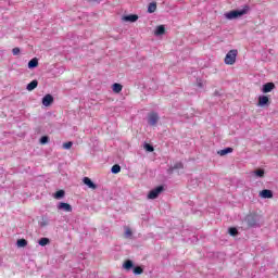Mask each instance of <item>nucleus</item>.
Here are the masks:
<instances>
[{
    "mask_svg": "<svg viewBox=\"0 0 278 278\" xmlns=\"http://www.w3.org/2000/svg\"><path fill=\"white\" fill-rule=\"evenodd\" d=\"M236 58H238V50L232 49L226 54L224 62L228 66H233L236 64Z\"/></svg>",
    "mask_w": 278,
    "mask_h": 278,
    "instance_id": "2",
    "label": "nucleus"
},
{
    "mask_svg": "<svg viewBox=\"0 0 278 278\" xmlns=\"http://www.w3.org/2000/svg\"><path fill=\"white\" fill-rule=\"evenodd\" d=\"M131 229L130 228H126V231H125V236L126 238H131Z\"/></svg>",
    "mask_w": 278,
    "mask_h": 278,
    "instance_id": "32",
    "label": "nucleus"
},
{
    "mask_svg": "<svg viewBox=\"0 0 278 278\" xmlns=\"http://www.w3.org/2000/svg\"><path fill=\"white\" fill-rule=\"evenodd\" d=\"M142 273H144V269H142V267L137 266L134 268V274L135 275H142Z\"/></svg>",
    "mask_w": 278,
    "mask_h": 278,
    "instance_id": "25",
    "label": "nucleus"
},
{
    "mask_svg": "<svg viewBox=\"0 0 278 278\" xmlns=\"http://www.w3.org/2000/svg\"><path fill=\"white\" fill-rule=\"evenodd\" d=\"M112 90L115 92V94H119V92H123V85L115 83L112 86Z\"/></svg>",
    "mask_w": 278,
    "mask_h": 278,
    "instance_id": "14",
    "label": "nucleus"
},
{
    "mask_svg": "<svg viewBox=\"0 0 278 278\" xmlns=\"http://www.w3.org/2000/svg\"><path fill=\"white\" fill-rule=\"evenodd\" d=\"M58 210H63V212H73V206L66 202H61L58 205Z\"/></svg>",
    "mask_w": 278,
    "mask_h": 278,
    "instance_id": "8",
    "label": "nucleus"
},
{
    "mask_svg": "<svg viewBox=\"0 0 278 278\" xmlns=\"http://www.w3.org/2000/svg\"><path fill=\"white\" fill-rule=\"evenodd\" d=\"M217 153L218 155L224 156L229 153H233V148H225L224 150H219Z\"/></svg>",
    "mask_w": 278,
    "mask_h": 278,
    "instance_id": "15",
    "label": "nucleus"
},
{
    "mask_svg": "<svg viewBox=\"0 0 278 278\" xmlns=\"http://www.w3.org/2000/svg\"><path fill=\"white\" fill-rule=\"evenodd\" d=\"M53 103V96H51L50 93L46 94L42 98V105H45V108H49V105H51Z\"/></svg>",
    "mask_w": 278,
    "mask_h": 278,
    "instance_id": "7",
    "label": "nucleus"
},
{
    "mask_svg": "<svg viewBox=\"0 0 278 278\" xmlns=\"http://www.w3.org/2000/svg\"><path fill=\"white\" fill-rule=\"evenodd\" d=\"M248 227H255L256 222L253 217H248L247 218Z\"/></svg>",
    "mask_w": 278,
    "mask_h": 278,
    "instance_id": "22",
    "label": "nucleus"
},
{
    "mask_svg": "<svg viewBox=\"0 0 278 278\" xmlns=\"http://www.w3.org/2000/svg\"><path fill=\"white\" fill-rule=\"evenodd\" d=\"M144 149H146V151H149V153H153V151H154L153 146H151V144H149V143H147V144L144 146Z\"/></svg>",
    "mask_w": 278,
    "mask_h": 278,
    "instance_id": "29",
    "label": "nucleus"
},
{
    "mask_svg": "<svg viewBox=\"0 0 278 278\" xmlns=\"http://www.w3.org/2000/svg\"><path fill=\"white\" fill-rule=\"evenodd\" d=\"M228 233H229L230 236H232V237L238 236V228H236V227L229 228V229H228Z\"/></svg>",
    "mask_w": 278,
    "mask_h": 278,
    "instance_id": "23",
    "label": "nucleus"
},
{
    "mask_svg": "<svg viewBox=\"0 0 278 278\" xmlns=\"http://www.w3.org/2000/svg\"><path fill=\"white\" fill-rule=\"evenodd\" d=\"M17 247L20 249H23V248L27 247V240H25V239L17 240Z\"/></svg>",
    "mask_w": 278,
    "mask_h": 278,
    "instance_id": "21",
    "label": "nucleus"
},
{
    "mask_svg": "<svg viewBox=\"0 0 278 278\" xmlns=\"http://www.w3.org/2000/svg\"><path fill=\"white\" fill-rule=\"evenodd\" d=\"M164 34H166V27L164 25L156 26L154 36H164Z\"/></svg>",
    "mask_w": 278,
    "mask_h": 278,
    "instance_id": "11",
    "label": "nucleus"
},
{
    "mask_svg": "<svg viewBox=\"0 0 278 278\" xmlns=\"http://www.w3.org/2000/svg\"><path fill=\"white\" fill-rule=\"evenodd\" d=\"M258 197L261 199H273V191L270 189H264L260 191Z\"/></svg>",
    "mask_w": 278,
    "mask_h": 278,
    "instance_id": "6",
    "label": "nucleus"
},
{
    "mask_svg": "<svg viewBox=\"0 0 278 278\" xmlns=\"http://www.w3.org/2000/svg\"><path fill=\"white\" fill-rule=\"evenodd\" d=\"M12 53L13 55H18L21 53V48H13Z\"/></svg>",
    "mask_w": 278,
    "mask_h": 278,
    "instance_id": "31",
    "label": "nucleus"
},
{
    "mask_svg": "<svg viewBox=\"0 0 278 278\" xmlns=\"http://www.w3.org/2000/svg\"><path fill=\"white\" fill-rule=\"evenodd\" d=\"M72 148H73V142L72 141L63 143V149L68 150V149H72Z\"/></svg>",
    "mask_w": 278,
    "mask_h": 278,
    "instance_id": "27",
    "label": "nucleus"
},
{
    "mask_svg": "<svg viewBox=\"0 0 278 278\" xmlns=\"http://www.w3.org/2000/svg\"><path fill=\"white\" fill-rule=\"evenodd\" d=\"M123 20L128 23H136V21H138V15L136 14L126 15L123 17Z\"/></svg>",
    "mask_w": 278,
    "mask_h": 278,
    "instance_id": "12",
    "label": "nucleus"
},
{
    "mask_svg": "<svg viewBox=\"0 0 278 278\" xmlns=\"http://www.w3.org/2000/svg\"><path fill=\"white\" fill-rule=\"evenodd\" d=\"M47 142H49V137L48 136H43L40 138V144H47Z\"/></svg>",
    "mask_w": 278,
    "mask_h": 278,
    "instance_id": "28",
    "label": "nucleus"
},
{
    "mask_svg": "<svg viewBox=\"0 0 278 278\" xmlns=\"http://www.w3.org/2000/svg\"><path fill=\"white\" fill-rule=\"evenodd\" d=\"M155 10H157V3L151 2V3L148 5V12H149V14H153V12H155Z\"/></svg>",
    "mask_w": 278,
    "mask_h": 278,
    "instance_id": "17",
    "label": "nucleus"
},
{
    "mask_svg": "<svg viewBox=\"0 0 278 278\" xmlns=\"http://www.w3.org/2000/svg\"><path fill=\"white\" fill-rule=\"evenodd\" d=\"M123 268H125V270H131V268H134V262L131 260L125 261Z\"/></svg>",
    "mask_w": 278,
    "mask_h": 278,
    "instance_id": "16",
    "label": "nucleus"
},
{
    "mask_svg": "<svg viewBox=\"0 0 278 278\" xmlns=\"http://www.w3.org/2000/svg\"><path fill=\"white\" fill-rule=\"evenodd\" d=\"M49 242H51V241L49 240V238H41V239L39 240L38 244H39L40 247H47V244H49Z\"/></svg>",
    "mask_w": 278,
    "mask_h": 278,
    "instance_id": "20",
    "label": "nucleus"
},
{
    "mask_svg": "<svg viewBox=\"0 0 278 278\" xmlns=\"http://www.w3.org/2000/svg\"><path fill=\"white\" fill-rule=\"evenodd\" d=\"M181 168H184V163L181 162H178L173 166V170H179Z\"/></svg>",
    "mask_w": 278,
    "mask_h": 278,
    "instance_id": "26",
    "label": "nucleus"
},
{
    "mask_svg": "<svg viewBox=\"0 0 278 278\" xmlns=\"http://www.w3.org/2000/svg\"><path fill=\"white\" fill-rule=\"evenodd\" d=\"M119 172H121V165L115 164L112 166L111 173H113V175H118Z\"/></svg>",
    "mask_w": 278,
    "mask_h": 278,
    "instance_id": "19",
    "label": "nucleus"
},
{
    "mask_svg": "<svg viewBox=\"0 0 278 278\" xmlns=\"http://www.w3.org/2000/svg\"><path fill=\"white\" fill-rule=\"evenodd\" d=\"M249 12V9H242V10H232L225 14L226 18L228 21H233L235 18H240V16H244Z\"/></svg>",
    "mask_w": 278,
    "mask_h": 278,
    "instance_id": "1",
    "label": "nucleus"
},
{
    "mask_svg": "<svg viewBox=\"0 0 278 278\" xmlns=\"http://www.w3.org/2000/svg\"><path fill=\"white\" fill-rule=\"evenodd\" d=\"M274 88H275L274 83H266L265 85H263L262 92H264L265 94L268 93V92H273Z\"/></svg>",
    "mask_w": 278,
    "mask_h": 278,
    "instance_id": "9",
    "label": "nucleus"
},
{
    "mask_svg": "<svg viewBox=\"0 0 278 278\" xmlns=\"http://www.w3.org/2000/svg\"><path fill=\"white\" fill-rule=\"evenodd\" d=\"M83 182L85 184V186H88V188H90L91 190H97V185L92 182V180L89 177H85L83 179Z\"/></svg>",
    "mask_w": 278,
    "mask_h": 278,
    "instance_id": "10",
    "label": "nucleus"
},
{
    "mask_svg": "<svg viewBox=\"0 0 278 278\" xmlns=\"http://www.w3.org/2000/svg\"><path fill=\"white\" fill-rule=\"evenodd\" d=\"M256 177H264V169H257L254 172Z\"/></svg>",
    "mask_w": 278,
    "mask_h": 278,
    "instance_id": "30",
    "label": "nucleus"
},
{
    "mask_svg": "<svg viewBox=\"0 0 278 278\" xmlns=\"http://www.w3.org/2000/svg\"><path fill=\"white\" fill-rule=\"evenodd\" d=\"M38 67V59L34 58L28 62V68H36Z\"/></svg>",
    "mask_w": 278,
    "mask_h": 278,
    "instance_id": "18",
    "label": "nucleus"
},
{
    "mask_svg": "<svg viewBox=\"0 0 278 278\" xmlns=\"http://www.w3.org/2000/svg\"><path fill=\"white\" fill-rule=\"evenodd\" d=\"M162 192H164V187L163 186H159L155 189H152L148 193V199H150V200L157 199L160 197V194H162Z\"/></svg>",
    "mask_w": 278,
    "mask_h": 278,
    "instance_id": "3",
    "label": "nucleus"
},
{
    "mask_svg": "<svg viewBox=\"0 0 278 278\" xmlns=\"http://www.w3.org/2000/svg\"><path fill=\"white\" fill-rule=\"evenodd\" d=\"M257 105L258 108H268L270 105V98L268 96H260Z\"/></svg>",
    "mask_w": 278,
    "mask_h": 278,
    "instance_id": "4",
    "label": "nucleus"
},
{
    "mask_svg": "<svg viewBox=\"0 0 278 278\" xmlns=\"http://www.w3.org/2000/svg\"><path fill=\"white\" fill-rule=\"evenodd\" d=\"M157 121H160V115H157V113L152 112L148 115V123L152 127H155V125H157Z\"/></svg>",
    "mask_w": 278,
    "mask_h": 278,
    "instance_id": "5",
    "label": "nucleus"
},
{
    "mask_svg": "<svg viewBox=\"0 0 278 278\" xmlns=\"http://www.w3.org/2000/svg\"><path fill=\"white\" fill-rule=\"evenodd\" d=\"M64 194V190H59L54 193V199H63Z\"/></svg>",
    "mask_w": 278,
    "mask_h": 278,
    "instance_id": "24",
    "label": "nucleus"
},
{
    "mask_svg": "<svg viewBox=\"0 0 278 278\" xmlns=\"http://www.w3.org/2000/svg\"><path fill=\"white\" fill-rule=\"evenodd\" d=\"M36 88H38V80H31L27 87L26 90H28V92H31V90H36Z\"/></svg>",
    "mask_w": 278,
    "mask_h": 278,
    "instance_id": "13",
    "label": "nucleus"
}]
</instances>
